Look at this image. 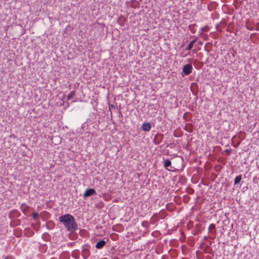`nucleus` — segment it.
Segmentation results:
<instances>
[{
  "mask_svg": "<svg viewBox=\"0 0 259 259\" xmlns=\"http://www.w3.org/2000/svg\"><path fill=\"white\" fill-rule=\"evenodd\" d=\"M59 220L69 231H73L77 228L75 220L71 214H67L61 215L59 217Z\"/></svg>",
  "mask_w": 259,
  "mask_h": 259,
  "instance_id": "f257e3e1",
  "label": "nucleus"
},
{
  "mask_svg": "<svg viewBox=\"0 0 259 259\" xmlns=\"http://www.w3.org/2000/svg\"><path fill=\"white\" fill-rule=\"evenodd\" d=\"M192 70V66L190 64H187L184 65L183 67V72L185 75H189Z\"/></svg>",
  "mask_w": 259,
  "mask_h": 259,
  "instance_id": "f03ea898",
  "label": "nucleus"
},
{
  "mask_svg": "<svg viewBox=\"0 0 259 259\" xmlns=\"http://www.w3.org/2000/svg\"><path fill=\"white\" fill-rule=\"evenodd\" d=\"M96 192L94 189L93 188H89L87 189L83 194L84 197H88L92 195L96 194Z\"/></svg>",
  "mask_w": 259,
  "mask_h": 259,
  "instance_id": "7ed1b4c3",
  "label": "nucleus"
},
{
  "mask_svg": "<svg viewBox=\"0 0 259 259\" xmlns=\"http://www.w3.org/2000/svg\"><path fill=\"white\" fill-rule=\"evenodd\" d=\"M20 209L24 214H27L29 210V207L26 203H22L20 205Z\"/></svg>",
  "mask_w": 259,
  "mask_h": 259,
  "instance_id": "20e7f679",
  "label": "nucleus"
},
{
  "mask_svg": "<svg viewBox=\"0 0 259 259\" xmlns=\"http://www.w3.org/2000/svg\"><path fill=\"white\" fill-rule=\"evenodd\" d=\"M151 126L150 123H145L142 125V130L145 132H149L151 129Z\"/></svg>",
  "mask_w": 259,
  "mask_h": 259,
  "instance_id": "39448f33",
  "label": "nucleus"
},
{
  "mask_svg": "<svg viewBox=\"0 0 259 259\" xmlns=\"http://www.w3.org/2000/svg\"><path fill=\"white\" fill-rule=\"evenodd\" d=\"M106 244V241L102 240L98 241L96 244V247L98 249L102 248Z\"/></svg>",
  "mask_w": 259,
  "mask_h": 259,
  "instance_id": "423d86ee",
  "label": "nucleus"
},
{
  "mask_svg": "<svg viewBox=\"0 0 259 259\" xmlns=\"http://www.w3.org/2000/svg\"><path fill=\"white\" fill-rule=\"evenodd\" d=\"M55 224L53 221H49L47 223L46 227L49 230H52L55 227Z\"/></svg>",
  "mask_w": 259,
  "mask_h": 259,
  "instance_id": "0eeeda50",
  "label": "nucleus"
},
{
  "mask_svg": "<svg viewBox=\"0 0 259 259\" xmlns=\"http://www.w3.org/2000/svg\"><path fill=\"white\" fill-rule=\"evenodd\" d=\"M171 161L169 159H166L164 161V166L168 170L172 171V170L168 168V167L171 165Z\"/></svg>",
  "mask_w": 259,
  "mask_h": 259,
  "instance_id": "6e6552de",
  "label": "nucleus"
},
{
  "mask_svg": "<svg viewBox=\"0 0 259 259\" xmlns=\"http://www.w3.org/2000/svg\"><path fill=\"white\" fill-rule=\"evenodd\" d=\"M208 231L210 233H214L215 231V226L213 224H210L208 227Z\"/></svg>",
  "mask_w": 259,
  "mask_h": 259,
  "instance_id": "1a4fd4ad",
  "label": "nucleus"
},
{
  "mask_svg": "<svg viewBox=\"0 0 259 259\" xmlns=\"http://www.w3.org/2000/svg\"><path fill=\"white\" fill-rule=\"evenodd\" d=\"M196 41V39H194V40L191 41L188 45V47L186 48V50L187 51L190 50L192 48L193 46Z\"/></svg>",
  "mask_w": 259,
  "mask_h": 259,
  "instance_id": "9d476101",
  "label": "nucleus"
},
{
  "mask_svg": "<svg viewBox=\"0 0 259 259\" xmlns=\"http://www.w3.org/2000/svg\"><path fill=\"white\" fill-rule=\"evenodd\" d=\"M241 179H242L241 176L240 175V176H237L235 179V182H234L235 184H237L239 183L240 182Z\"/></svg>",
  "mask_w": 259,
  "mask_h": 259,
  "instance_id": "9b49d317",
  "label": "nucleus"
},
{
  "mask_svg": "<svg viewBox=\"0 0 259 259\" xmlns=\"http://www.w3.org/2000/svg\"><path fill=\"white\" fill-rule=\"evenodd\" d=\"M75 92L74 91H72L70 92V94H69L67 96V99L68 100H70L72 97L74 95Z\"/></svg>",
  "mask_w": 259,
  "mask_h": 259,
  "instance_id": "f8f14e48",
  "label": "nucleus"
},
{
  "mask_svg": "<svg viewBox=\"0 0 259 259\" xmlns=\"http://www.w3.org/2000/svg\"><path fill=\"white\" fill-rule=\"evenodd\" d=\"M201 31L203 32H208L209 30L208 26L206 25L204 27L201 28Z\"/></svg>",
  "mask_w": 259,
  "mask_h": 259,
  "instance_id": "ddd939ff",
  "label": "nucleus"
},
{
  "mask_svg": "<svg viewBox=\"0 0 259 259\" xmlns=\"http://www.w3.org/2000/svg\"><path fill=\"white\" fill-rule=\"evenodd\" d=\"M185 130L189 132H191L192 131V128L190 125L186 126L185 127Z\"/></svg>",
  "mask_w": 259,
  "mask_h": 259,
  "instance_id": "4468645a",
  "label": "nucleus"
},
{
  "mask_svg": "<svg viewBox=\"0 0 259 259\" xmlns=\"http://www.w3.org/2000/svg\"><path fill=\"white\" fill-rule=\"evenodd\" d=\"M38 215V214L37 212H34L32 214V218L33 219L35 220L37 218Z\"/></svg>",
  "mask_w": 259,
  "mask_h": 259,
  "instance_id": "2eb2a0df",
  "label": "nucleus"
},
{
  "mask_svg": "<svg viewBox=\"0 0 259 259\" xmlns=\"http://www.w3.org/2000/svg\"><path fill=\"white\" fill-rule=\"evenodd\" d=\"M207 38H208V36H207V35L204 34V35H203V39H204V40H207Z\"/></svg>",
  "mask_w": 259,
  "mask_h": 259,
  "instance_id": "dca6fc26",
  "label": "nucleus"
},
{
  "mask_svg": "<svg viewBox=\"0 0 259 259\" xmlns=\"http://www.w3.org/2000/svg\"><path fill=\"white\" fill-rule=\"evenodd\" d=\"M147 224V223L143 222V223H142V225H143V226H145V224Z\"/></svg>",
  "mask_w": 259,
  "mask_h": 259,
  "instance_id": "f3484780",
  "label": "nucleus"
},
{
  "mask_svg": "<svg viewBox=\"0 0 259 259\" xmlns=\"http://www.w3.org/2000/svg\"><path fill=\"white\" fill-rule=\"evenodd\" d=\"M199 44L200 45H202V42H201V41H199Z\"/></svg>",
  "mask_w": 259,
  "mask_h": 259,
  "instance_id": "a211bd4d",
  "label": "nucleus"
}]
</instances>
